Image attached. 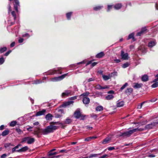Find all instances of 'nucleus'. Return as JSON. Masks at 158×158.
Masks as SVG:
<instances>
[{
	"mask_svg": "<svg viewBox=\"0 0 158 158\" xmlns=\"http://www.w3.org/2000/svg\"><path fill=\"white\" fill-rule=\"evenodd\" d=\"M143 130L142 128H138L134 129L133 130L126 131L124 132L121 133L120 135V136H123L124 137H127L130 136L133 133L137 131H142Z\"/></svg>",
	"mask_w": 158,
	"mask_h": 158,
	"instance_id": "obj_2",
	"label": "nucleus"
},
{
	"mask_svg": "<svg viewBox=\"0 0 158 158\" xmlns=\"http://www.w3.org/2000/svg\"><path fill=\"white\" fill-rule=\"evenodd\" d=\"M91 139V137H88L85 139V141H89Z\"/></svg>",
	"mask_w": 158,
	"mask_h": 158,
	"instance_id": "obj_44",
	"label": "nucleus"
},
{
	"mask_svg": "<svg viewBox=\"0 0 158 158\" xmlns=\"http://www.w3.org/2000/svg\"><path fill=\"white\" fill-rule=\"evenodd\" d=\"M110 74L111 77L114 76H117V72H114Z\"/></svg>",
	"mask_w": 158,
	"mask_h": 158,
	"instance_id": "obj_34",
	"label": "nucleus"
},
{
	"mask_svg": "<svg viewBox=\"0 0 158 158\" xmlns=\"http://www.w3.org/2000/svg\"><path fill=\"white\" fill-rule=\"evenodd\" d=\"M68 73L64 74L59 77H54L50 79V81L56 82L60 81L64 79L67 75Z\"/></svg>",
	"mask_w": 158,
	"mask_h": 158,
	"instance_id": "obj_6",
	"label": "nucleus"
},
{
	"mask_svg": "<svg viewBox=\"0 0 158 158\" xmlns=\"http://www.w3.org/2000/svg\"><path fill=\"white\" fill-rule=\"evenodd\" d=\"M102 6H98L94 7V10H97L101 9Z\"/></svg>",
	"mask_w": 158,
	"mask_h": 158,
	"instance_id": "obj_40",
	"label": "nucleus"
},
{
	"mask_svg": "<svg viewBox=\"0 0 158 158\" xmlns=\"http://www.w3.org/2000/svg\"><path fill=\"white\" fill-rule=\"evenodd\" d=\"M15 42H13L12 43H11V44L10 45V46L11 47H13L15 45Z\"/></svg>",
	"mask_w": 158,
	"mask_h": 158,
	"instance_id": "obj_57",
	"label": "nucleus"
},
{
	"mask_svg": "<svg viewBox=\"0 0 158 158\" xmlns=\"http://www.w3.org/2000/svg\"><path fill=\"white\" fill-rule=\"evenodd\" d=\"M104 55V54L103 52H101L98 54L96 56V57L97 58H102V57Z\"/></svg>",
	"mask_w": 158,
	"mask_h": 158,
	"instance_id": "obj_27",
	"label": "nucleus"
},
{
	"mask_svg": "<svg viewBox=\"0 0 158 158\" xmlns=\"http://www.w3.org/2000/svg\"><path fill=\"white\" fill-rule=\"evenodd\" d=\"M74 115L76 118H80L81 120H84L86 116L85 115H84L81 114V113L80 110V109H77L76 111L74 112Z\"/></svg>",
	"mask_w": 158,
	"mask_h": 158,
	"instance_id": "obj_4",
	"label": "nucleus"
},
{
	"mask_svg": "<svg viewBox=\"0 0 158 158\" xmlns=\"http://www.w3.org/2000/svg\"><path fill=\"white\" fill-rule=\"evenodd\" d=\"M11 10V7L10 6V5H9L8 10V13H9L10 12V11Z\"/></svg>",
	"mask_w": 158,
	"mask_h": 158,
	"instance_id": "obj_60",
	"label": "nucleus"
},
{
	"mask_svg": "<svg viewBox=\"0 0 158 158\" xmlns=\"http://www.w3.org/2000/svg\"><path fill=\"white\" fill-rule=\"evenodd\" d=\"M158 124V122H155L150 124H148L146 125L145 127L147 129H151L154 127L156 126Z\"/></svg>",
	"mask_w": 158,
	"mask_h": 158,
	"instance_id": "obj_10",
	"label": "nucleus"
},
{
	"mask_svg": "<svg viewBox=\"0 0 158 158\" xmlns=\"http://www.w3.org/2000/svg\"><path fill=\"white\" fill-rule=\"evenodd\" d=\"M58 127L56 126L52 125H50L48 126L44 129H40L39 127H37L34 130L33 134L35 135H36L37 136L39 137V135H47L49 133L53 132L54 131L57 129Z\"/></svg>",
	"mask_w": 158,
	"mask_h": 158,
	"instance_id": "obj_1",
	"label": "nucleus"
},
{
	"mask_svg": "<svg viewBox=\"0 0 158 158\" xmlns=\"http://www.w3.org/2000/svg\"><path fill=\"white\" fill-rule=\"evenodd\" d=\"M134 84L135 85L133 87L134 88L136 89L140 88L142 85V84L141 83H134Z\"/></svg>",
	"mask_w": 158,
	"mask_h": 158,
	"instance_id": "obj_23",
	"label": "nucleus"
},
{
	"mask_svg": "<svg viewBox=\"0 0 158 158\" xmlns=\"http://www.w3.org/2000/svg\"><path fill=\"white\" fill-rule=\"evenodd\" d=\"M7 49V48L6 47H4L0 49V52L1 53H2L4 52Z\"/></svg>",
	"mask_w": 158,
	"mask_h": 158,
	"instance_id": "obj_37",
	"label": "nucleus"
},
{
	"mask_svg": "<svg viewBox=\"0 0 158 158\" xmlns=\"http://www.w3.org/2000/svg\"><path fill=\"white\" fill-rule=\"evenodd\" d=\"M142 80L143 81H147L148 80V77L147 75H144L142 77Z\"/></svg>",
	"mask_w": 158,
	"mask_h": 158,
	"instance_id": "obj_25",
	"label": "nucleus"
},
{
	"mask_svg": "<svg viewBox=\"0 0 158 158\" xmlns=\"http://www.w3.org/2000/svg\"><path fill=\"white\" fill-rule=\"evenodd\" d=\"M35 141V139L33 138L27 137L23 138L22 140V142H27L28 144H31Z\"/></svg>",
	"mask_w": 158,
	"mask_h": 158,
	"instance_id": "obj_5",
	"label": "nucleus"
},
{
	"mask_svg": "<svg viewBox=\"0 0 158 158\" xmlns=\"http://www.w3.org/2000/svg\"><path fill=\"white\" fill-rule=\"evenodd\" d=\"M109 87L107 85H105L103 87L101 86L100 85H97L95 86V88L98 89H104L109 88Z\"/></svg>",
	"mask_w": 158,
	"mask_h": 158,
	"instance_id": "obj_15",
	"label": "nucleus"
},
{
	"mask_svg": "<svg viewBox=\"0 0 158 158\" xmlns=\"http://www.w3.org/2000/svg\"><path fill=\"white\" fill-rule=\"evenodd\" d=\"M156 44V43L155 41H151L149 42L148 44V47H152L154 46Z\"/></svg>",
	"mask_w": 158,
	"mask_h": 158,
	"instance_id": "obj_24",
	"label": "nucleus"
},
{
	"mask_svg": "<svg viewBox=\"0 0 158 158\" xmlns=\"http://www.w3.org/2000/svg\"><path fill=\"white\" fill-rule=\"evenodd\" d=\"M9 133V131L8 130H6L4 131L2 133V135L3 136H5L7 135Z\"/></svg>",
	"mask_w": 158,
	"mask_h": 158,
	"instance_id": "obj_30",
	"label": "nucleus"
},
{
	"mask_svg": "<svg viewBox=\"0 0 158 158\" xmlns=\"http://www.w3.org/2000/svg\"><path fill=\"white\" fill-rule=\"evenodd\" d=\"M11 50L9 51L6 52L5 54V55L6 56H7L11 52Z\"/></svg>",
	"mask_w": 158,
	"mask_h": 158,
	"instance_id": "obj_51",
	"label": "nucleus"
},
{
	"mask_svg": "<svg viewBox=\"0 0 158 158\" xmlns=\"http://www.w3.org/2000/svg\"><path fill=\"white\" fill-rule=\"evenodd\" d=\"M102 77L103 79L105 81H106L111 78L110 74H109L108 75H102Z\"/></svg>",
	"mask_w": 158,
	"mask_h": 158,
	"instance_id": "obj_21",
	"label": "nucleus"
},
{
	"mask_svg": "<svg viewBox=\"0 0 158 158\" xmlns=\"http://www.w3.org/2000/svg\"><path fill=\"white\" fill-rule=\"evenodd\" d=\"M4 58L2 57L0 58V64H2L4 62Z\"/></svg>",
	"mask_w": 158,
	"mask_h": 158,
	"instance_id": "obj_45",
	"label": "nucleus"
},
{
	"mask_svg": "<svg viewBox=\"0 0 158 158\" xmlns=\"http://www.w3.org/2000/svg\"><path fill=\"white\" fill-rule=\"evenodd\" d=\"M10 145V143H6L5 144L4 147L5 148H6L9 146Z\"/></svg>",
	"mask_w": 158,
	"mask_h": 158,
	"instance_id": "obj_50",
	"label": "nucleus"
},
{
	"mask_svg": "<svg viewBox=\"0 0 158 158\" xmlns=\"http://www.w3.org/2000/svg\"><path fill=\"white\" fill-rule=\"evenodd\" d=\"M52 117V115L50 114H48L46 115L45 118L47 120H51Z\"/></svg>",
	"mask_w": 158,
	"mask_h": 158,
	"instance_id": "obj_22",
	"label": "nucleus"
},
{
	"mask_svg": "<svg viewBox=\"0 0 158 158\" xmlns=\"http://www.w3.org/2000/svg\"><path fill=\"white\" fill-rule=\"evenodd\" d=\"M46 112V110L45 109L41 111H40L37 112L36 114V116H40L41 115H42L44 114V113Z\"/></svg>",
	"mask_w": 158,
	"mask_h": 158,
	"instance_id": "obj_18",
	"label": "nucleus"
},
{
	"mask_svg": "<svg viewBox=\"0 0 158 158\" xmlns=\"http://www.w3.org/2000/svg\"><path fill=\"white\" fill-rule=\"evenodd\" d=\"M39 124V123L38 122H35L33 124L34 125L37 126V125H38Z\"/></svg>",
	"mask_w": 158,
	"mask_h": 158,
	"instance_id": "obj_63",
	"label": "nucleus"
},
{
	"mask_svg": "<svg viewBox=\"0 0 158 158\" xmlns=\"http://www.w3.org/2000/svg\"><path fill=\"white\" fill-rule=\"evenodd\" d=\"M114 98V96L112 95H108L106 97V100H110Z\"/></svg>",
	"mask_w": 158,
	"mask_h": 158,
	"instance_id": "obj_31",
	"label": "nucleus"
},
{
	"mask_svg": "<svg viewBox=\"0 0 158 158\" xmlns=\"http://www.w3.org/2000/svg\"><path fill=\"white\" fill-rule=\"evenodd\" d=\"M133 91V89L131 88H129L128 89L126 90V93H131Z\"/></svg>",
	"mask_w": 158,
	"mask_h": 158,
	"instance_id": "obj_35",
	"label": "nucleus"
},
{
	"mask_svg": "<svg viewBox=\"0 0 158 158\" xmlns=\"http://www.w3.org/2000/svg\"><path fill=\"white\" fill-rule=\"evenodd\" d=\"M42 82V81H40L39 80H37V81H36L35 82V84H39L40 83H41Z\"/></svg>",
	"mask_w": 158,
	"mask_h": 158,
	"instance_id": "obj_54",
	"label": "nucleus"
},
{
	"mask_svg": "<svg viewBox=\"0 0 158 158\" xmlns=\"http://www.w3.org/2000/svg\"><path fill=\"white\" fill-rule=\"evenodd\" d=\"M70 98L71 100H75L77 98V96L72 97Z\"/></svg>",
	"mask_w": 158,
	"mask_h": 158,
	"instance_id": "obj_61",
	"label": "nucleus"
},
{
	"mask_svg": "<svg viewBox=\"0 0 158 158\" xmlns=\"http://www.w3.org/2000/svg\"><path fill=\"white\" fill-rule=\"evenodd\" d=\"M4 128V126L3 125H2L0 127V130H2Z\"/></svg>",
	"mask_w": 158,
	"mask_h": 158,
	"instance_id": "obj_64",
	"label": "nucleus"
},
{
	"mask_svg": "<svg viewBox=\"0 0 158 158\" xmlns=\"http://www.w3.org/2000/svg\"><path fill=\"white\" fill-rule=\"evenodd\" d=\"M108 149L109 151H111L115 149V148L114 147H110L108 148Z\"/></svg>",
	"mask_w": 158,
	"mask_h": 158,
	"instance_id": "obj_48",
	"label": "nucleus"
},
{
	"mask_svg": "<svg viewBox=\"0 0 158 158\" xmlns=\"http://www.w3.org/2000/svg\"><path fill=\"white\" fill-rule=\"evenodd\" d=\"M86 128L87 129H88L89 130L92 129L93 128V127H90L89 126H86Z\"/></svg>",
	"mask_w": 158,
	"mask_h": 158,
	"instance_id": "obj_62",
	"label": "nucleus"
},
{
	"mask_svg": "<svg viewBox=\"0 0 158 158\" xmlns=\"http://www.w3.org/2000/svg\"><path fill=\"white\" fill-rule=\"evenodd\" d=\"M16 123L17 122L15 121H12L10 123V126L11 127H14L16 125Z\"/></svg>",
	"mask_w": 158,
	"mask_h": 158,
	"instance_id": "obj_36",
	"label": "nucleus"
},
{
	"mask_svg": "<svg viewBox=\"0 0 158 158\" xmlns=\"http://www.w3.org/2000/svg\"><path fill=\"white\" fill-rule=\"evenodd\" d=\"M128 85V84L127 83H126L121 88V90H123L124 89L127 85Z\"/></svg>",
	"mask_w": 158,
	"mask_h": 158,
	"instance_id": "obj_42",
	"label": "nucleus"
},
{
	"mask_svg": "<svg viewBox=\"0 0 158 158\" xmlns=\"http://www.w3.org/2000/svg\"><path fill=\"white\" fill-rule=\"evenodd\" d=\"M156 77H157L158 79H155L153 81L155 82L152 85V87L153 88H155L158 86V82L157 81L158 80V74L156 75Z\"/></svg>",
	"mask_w": 158,
	"mask_h": 158,
	"instance_id": "obj_13",
	"label": "nucleus"
},
{
	"mask_svg": "<svg viewBox=\"0 0 158 158\" xmlns=\"http://www.w3.org/2000/svg\"><path fill=\"white\" fill-rule=\"evenodd\" d=\"M103 110V107L102 106H97L96 108V110L97 111H101L102 110Z\"/></svg>",
	"mask_w": 158,
	"mask_h": 158,
	"instance_id": "obj_29",
	"label": "nucleus"
},
{
	"mask_svg": "<svg viewBox=\"0 0 158 158\" xmlns=\"http://www.w3.org/2000/svg\"><path fill=\"white\" fill-rule=\"evenodd\" d=\"M89 93L86 92L81 95L80 96L83 98V102L85 104H87L89 103L90 102V100L87 96L89 95Z\"/></svg>",
	"mask_w": 158,
	"mask_h": 158,
	"instance_id": "obj_3",
	"label": "nucleus"
},
{
	"mask_svg": "<svg viewBox=\"0 0 158 158\" xmlns=\"http://www.w3.org/2000/svg\"><path fill=\"white\" fill-rule=\"evenodd\" d=\"M11 15L13 16L14 17V20H15L16 19V15L14 11H12L11 12Z\"/></svg>",
	"mask_w": 158,
	"mask_h": 158,
	"instance_id": "obj_41",
	"label": "nucleus"
},
{
	"mask_svg": "<svg viewBox=\"0 0 158 158\" xmlns=\"http://www.w3.org/2000/svg\"><path fill=\"white\" fill-rule=\"evenodd\" d=\"M62 69V68H57L56 69H53L50 70L49 72V73L50 74H53L57 72L58 73L61 74L62 72L60 70Z\"/></svg>",
	"mask_w": 158,
	"mask_h": 158,
	"instance_id": "obj_7",
	"label": "nucleus"
},
{
	"mask_svg": "<svg viewBox=\"0 0 158 158\" xmlns=\"http://www.w3.org/2000/svg\"><path fill=\"white\" fill-rule=\"evenodd\" d=\"M112 5H108V9L107 11H109L112 8Z\"/></svg>",
	"mask_w": 158,
	"mask_h": 158,
	"instance_id": "obj_49",
	"label": "nucleus"
},
{
	"mask_svg": "<svg viewBox=\"0 0 158 158\" xmlns=\"http://www.w3.org/2000/svg\"><path fill=\"white\" fill-rule=\"evenodd\" d=\"M17 131L19 134L23 132V131L20 129L18 128L16 129Z\"/></svg>",
	"mask_w": 158,
	"mask_h": 158,
	"instance_id": "obj_47",
	"label": "nucleus"
},
{
	"mask_svg": "<svg viewBox=\"0 0 158 158\" xmlns=\"http://www.w3.org/2000/svg\"><path fill=\"white\" fill-rule=\"evenodd\" d=\"M111 137L108 136L104 139L102 142V143L103 144H105L109 143L110 141L111 140Z\"/></svg>",
	"mask_w": 158,
	"mask_h": 158,
	"instance_id": "obj_12",
	"label": "nucleus"
},
{
	"mask_svg": "<svg viewBox=\"0 0 158 158\" xmlns=\"http://www.w3.org/2000/svg\"><path fill=\"white\" fill-rule=\"evenodd\" d=\"M124 105V103L123 101H120L118 102L117 103V106L120 107L123 106Z\"/></svg>",
	"mask_w": 158,
	"mask_h": 158,
	"instance_id": "obj_20",
	"label": "nucleus"
},
{
	"mask_svg": "<svg viewBox=\"0 0 158 158\" xmlns=\"http://www.w3.org/2000/svg\"><path fill=\"white\" fill-rule=\"evenodd\" d=\"M129 63H124L122 65V67L123 68H127L128 66H129Z\"/></svg>",
	"mask_w": 158,
	"mask_h": 158,
	"instance_id": "obj_33",
	"label": "nucleus"
},
{
	"mask_svg": "<svg viewBox=\"0 0 158 158\" xmlns=\"http://www.w3.org/2000/svg\"><path fill=\"white\" fill-rule=\"evenodd\" d=\"M23 41V39L22 38H20L19 40V43H22Z\"/></svg>",
	"mask_w": 158,
	"mask_h": 158,
	"instance_id": "obj_58",
	"label": "nucleus"
},
{
	"mask_svg": "<svg viewBox=\"0 0 158 158\" xmlns=\"http://www.w3.org/2000/svg\"><path fill=\"white\" fill-rule=\"evenodd\" d=\"M147 32V29L146 28H143L140 32L138 33L137 36H141L142 35L146 33Z\"/></svg>",
	"mask_w": 158,
	"mask_h": 158,
	"instance_id": "obj_14",
	"label": "nucleus"
},
{
	"mask_svg": "<svg viewBox=\"0 0 158 158\" xmlns=\"http://www.w3.org/2000/svg\"><path fill=\"white\" fill-rule=\"evenodd\" d=\"M72 121V120L69 118H67L64 122V124H69Z\"/></svg>",
	"mask_w": 158,
	"mask_h": 158,
	"instance_id": "obj_26",
	"label": "nucleus"
},
{
	"mask_svg": "<svg viewBox=\"0 0 158 158\" xmlns=\"http://www.w3.org/2000/svg\"><path fill=\"white\" fill-rule=\"evenodd\" d=\"M72 14V12H69L66 14V17L68 19H70L71 16Z\"/></svg>",
	"mask_w": 158,
	"mask_h": 158,
	"instance_id": "obj_38",
	"label": "nucleus"
},
{
	"mask_svg": "<svg viewBox=\"0 0 158 158\" xmlns=\"http://www.w3.org/2000/svg\"><path fill=\"white\" fill-rule=\"evenodd\" d=\"M6 154H4L1 156V158H6Z\"/></svg>",
	"mask_w": 158,
	"mask_h": 158,
	"instance_id": "obj_52",
	"label": "nucleus"
},
{
	"mask_svg": "<svg viewBox=\"0 0 158 158\" xmlns=\"http://www.w3.org/2000/svg\"><path fill=\"white\" fill-rule=\"evenodd\" d=\"M134 36V33H132L130 34L128 37V39H130L131 38H133Z\"/></svg>",
	"mask_w": 158,
	"mask_h": 158,
	"instance_id": "obj_39",
	"label": "nucleus"
},
{
	"mask_svg": "<svg viewBox=\"0 0 158 158\" xmlns=\"http://www.w3.org/2000/svg\"><path fill=\"white\" fill-rule=\"evenodd\" d=\"M122 6V5L121 4L118 3V4H116L114 6V7L115 9L118 10Z\"/></svg>",
	"mask_w": 158,
	"mask_h": 158,
	"instance_id": "obj_28",
	"label": "nucleus"
},
{
	"mask_svg": "<svg viewBox=\"0 0 158 158\" xmlns=\"http://www.w3.org/2000/svg\"><path fill=\"white\" fill-rule=\"evenodd\" d=\"M114 61L115 62L117 63H119L120 62V60L119 59H116L114 60Z\"/></svg>",
	"mask_w": 158,
	"mask_h": 158,
	"instance_id": "obj_59",
	"label": "nucleus"
},
{
	"mask_svg": "<svg viewBox=\"0 0 158 158\" xmlns=\"http://www.w3.org/2000/svg\"><path fill=\"white\" fill-rule=\"evenodd\" d=\"M121 56L123 60H127L129 58L128 54L127 53H125L123 50L121 51Z\"/></svg>",
	"mask_w": 158,
	"mask_h": 158,
	"instance_id": "obj_9",
	"label": "nucleus"
},
{
	"mask_svg": "<svg viewBox=\"0 0 158 158\" xmlns=\"http://www.w3.org/2000/svg\"><path fill=\"white\" fill-rule=\"evenodd\" d=\"M73 103V101H69L67 102H66L64 104H63L62 105V106L64 107L65 106H68L69 105H70L71 104H72Z\"/></svg>",
	"mask_w": 158,
	"mask_h": 158,
	"instance_id": "obj_17",
	"label": "nucleus"
},
{
	"mask_svg": "<svg viewBox=\"0 0 158 158\" xmlns=\"http://www.w3.org/2000/svg\"><path fill=\"white\" fill-rule=\"evenodd\" d=\"M101 154H91L89 156H88V158H91L93 157H96L98 155H100Z\"/></svg>",
	"mask_w": 158,
	"mask_h": 158,
	"instance_id": "obj_32",
	"label": "nucleus"
},
{
	"mask_svg": "<svg viewBox=\"0 0 158 158\" xmlns=\"http://www.w3.org/2000/svg\"><path fill=\"white\" fill-rule=\"evenodd\" d=\"M12 0H9L11 1ZM15 4H14V7L15 10L17 12H18V7L19 6V3L18 0H14Z\"/></svg>",
	"mask_w": 158,
	"mask_h": 158,
	"instance_id": "obj_11",
	"label": "nucleus"
},
{
	"mask_svg": "<svg viewBox=\"0 0 158 158\" xmlns=\"http://www.w3.org/2000/svg\"><path fill=\"white\" fill-rule=\"evenodd\" d=\"M54 123L56 124H60L62 126V127H63V123H58V122H55Z\"/></svg>",
	"mask_w": 158,
	"mask_h": 158,
	"instance_id": "obj_56",
	"label": "nucleus"
},
{
	"mask_svg": "<svg viewBox=\"0 0 158 158\" xmlns=\"http://www.w3.org/2000/svg\"><path fill=\"white\" fill-rule=\"evenodd\" d=\"M28 149V147H27V146H25V147L22 148H21L19 149L17 151V152H25V151H26Z\"/></svg>",
	"mask_w": 158,
	"mask_h": 158,
	"instance_id": "obj_16",
	"label": "nucleus"
},
{
	"mask_svg": "<svg viewBox=\"0 0 158 158\" xmlns=\"http://www.w3.org/2000/svg\"><path fill=\"white\" fill-rule=\"evenodd\" d=\"M20 145V144H18L13 148L12 149V153H14L15 152H17V151L18 150L17 149L19 148V146Z\"/></svg>",
	"mask_w": 158,
	"mask_h": 158,
	"instance_id": "obj_19",
	"label": "nucleus"
},
{
	"mask_svg": "<svg viewBox=\"0 0 158 158\" xmlns=\"http://www.w3.org/2000/svg\"><path fill=\"white\" fill-rule=\"evenodd\" d=\"M57 154V152H54L53 153L49 152L48 155L49 156H51L52 155H56Z\"/></svg>",
	"mask_w": 158,
	"mask_h": 158,
	"instance_id": "obj_46",
	"label": "nucleus"
},
{
	"mask_svg": "<svg viewBox=\"0 0 158 158\" xmlns=\"http://www.w3.org/2000/svg\"><path fill=\"white\" fill-rule=\"evenodd\" d=\"M72 95V91L70 90H66L62 94L61 96L62 97H65Z\"/></svg>",
	"mask_w": 158,
	"mask_h": 158,
	"instance_id": "obj_8",
	"label": "nucleus"
},
{
	"mask_svg": "<svg viewBox=\"0 0 158 158\" xmlns=\"http://www.w3.org/2000/svg\"><path fill=\"white\" fill-rule=\"evenodd\" d=\"M145 102H143L142 103L140 104L138 106L137 108L139 109H140L142 108V106L143 104Z\"/></svg>",
	"mask_w": 158,
	"mask_h": 158,
	"instance_id": "obj_43",
	"label": "nucleus"
},
{
	"mask_svg": "<svg viewBox=\"0 0 158 158\" xmlns=\"http://www.w3.org/2000/svg\"><path fill=\"white\" fill-rule=\"evenodd\" d=\"M97 64V62H93V63H92V67H94V66H95V65H96Z\"/></svg>",
	"mask_w": 158,
	"mask_h": 158,
	"instance_id": "obj_55",
	"label": "nucleus"
},
{
	"mask_svg": "<svg viewBox=\"0 0 158 158\" xmlns=\"http://www.w3.org/2000/svg\"><path fill=\"white\" fill-rule=\"evenodd\" d=\"M109 156L105 154L103 155V156L100 157V158H105L106 157H108Z\"/></svg>",
	"mask_w": 158,
	"mask_h": 158,
	"instance_id": "obj_53",
	"label": "nucleus"
}]
</instances>
